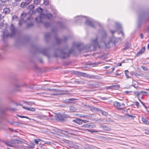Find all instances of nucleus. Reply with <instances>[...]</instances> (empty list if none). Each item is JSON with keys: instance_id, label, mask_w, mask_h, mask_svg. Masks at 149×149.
Instances as JSON below:
<instances>
[{"instance_id": "1", "label": "nucleus", "mask_w": 149, "mask_h": 149, "mask_svg": "<svg viewBox=\"0 0 149 149\" xmlns=\"http://www.w3.org/2000/svg\"><path fill=\"white\" fill-rule=\"evenodd\" d=\"M98 37H96L95 39H92L91 41L92 44L87 45L85 46L83 43H74L73 47H75L79 51H81L86 48L90 50H95L96 47L98 46L99 43L97 42Z\"/></svg>"}, {"instance_id": "2", "label": "nucleus", "mask_w": 149, "mask_h": 149, "mask_svg": "<svg viewBox=\"0 0 149 149\" xmlns=\"http://www.w3.org/2000/svg\"><path fill=\"white\" fill-rule=\"evenodd\" d=\"M74 51V49L73 48L69 49L68 52H66L64 49L58 48L54 50L53 55L54 57H59L62 59H64L69 57L70 54L73 53Z\"/></svg>"}, {"instance_id": "3", "label": "nucleus", "mask_w": 149, "mask_h": 149, "mask_svg": "<svg viewBox=\"0 0 149 149\" xmlns=\"http://www.w3.org/2000/svg\"><path fill=\"white\" fill-rule=\"evenodd\" d=\"M33 48L35 50L36 53H41L43 55L47 56L48 58L49 56L48 54V52L50 51V48L49 47L45 48L42 49L40 47H39L37 45L32 46Z\"/></svg>"}, {"instance_id": "4", "label": "nucleus", "mask_w": 149, "mask_h": 149, "mask_svg": "<svg viewBox=\"0 0 149 149\" xmlns=\"http://www.w3.org/2000/svg\"><path fill=\"white\" fill-rule=\"evenodd\" d=\"M70 116L68 114H66L65 113H59L56 115V119L61 121L64 122L65 120V119L66 118H69Z\"/></svg>"}, {"instance_id": "5", "label": "nucleus", "mask_w": 149, "mask_h": 149, "mask_svg": "<svg viewBox=\"0 0 149 149\" xmlns=\"http://www.w3.org/2000/svg\"><path fill=\"white\" fill-rule=\"evenodd\" d=\"M139 19L137 22V27L139 28L141 25L142 19L146 22H147L149 20V16H146L144 13L142 14L141 15H139Z\"/></svg>"}, {"instance_id": "6", "label": "nucleus", "mask_w": 149, "mask_h": 149, "mask_svg": "<svg viewBox=\"0 0 149 149\" xmlns=\"http://www.w3.org/2000/svg\"><path fill=\"white\" fill-rule=\"evenodd\" d=\"M10 29L11 33L9 34V36L11 37L15 36L16 34L18 32V31L16 29L15 27L12 24L10 25Z\"/></svg>"}, {"instance_id": "7", "label": "nucleus", "mask_w": 149, "mask_h": 149, "mask_svg": "<svg viewBox=\"0 0 149 149\" xmlns=\"http://www.w3.org/2000/svg\"><path fill=\"white\" fill-rule=\"evenodd\" d=\"M32 19L31 17H29L26 19V21L27 23L26 24V26L25 28V29H28L32 27L34 24L33 23L31 22Z\"/></svg>"}, {"instance_id": "8", "label": "nucleus", "mask_w": 149, "mask_h": 149, "mask_svg": "<svg viewBox=\"0 0 149 149\" xmlns=\"http://www.w3.org/2000/svg\"><path fill=\"white\" fill-rule=\"evenodd\" d=\"M57 130V132L61 134L59 135V136H60L66 137L69 134H70V133H69L68 131H67L60 129H58Z\"/></svg>"}, {"instance_id": "9", "label": "nucleus", "mask_w": 149, "mask_h": 149, "mask_svg": "<svg viewBox=\"0 0 149 149\" xmlns=\"http://www.w3.org/2000/svg\"><path fill=\"white\" fill-rule=\"evenodd\" d=\"M102 38L101 42H105V40L107 37V34L106 32L104 30H103L102 32Z\"/></svg>"}, {"instance_id": "10", "label": "nucleus", "mask_w": 149, "mask_h": 149, "mask_svg": "<svg viewBox=\"0 0 149 149\" xmlns=\"http://www.w3.org/2000/svg\"><path fill=\"white\" fill-rule=\"evenodd\" d=\"M146 50L145 47H142L141 49L136 53V55L137 56H140L142 54L145 53Z\"/></svg>"}, {"instance_id": "11", "label": "nucleus", "mask_w": 149, "mask_h": 149, "mask_svg": "<svg viewBox=\"0 0 149 149\" xmlns=\"http://www.w3.org/2000/svg\"><path fill=\"white\" fill-rule=\"evenodd\" d=\"M85 23L86 25L88 26L93 28H95V26L92 22L89 20H86L85 22Z\"/></svg>"}, {"instance_id": "12", "label": "nucleus", "mask_w": 149, "mask_h": 149, "mask_svg": "<svg viewBox=\"0 0 149 149\" xmlns=\"http://www.w3.org/2000/svg\"><path fill=\"white\" fill-rule=\"evenodd\" d=\"M58 35L56 34L54 36V38L55 39V42L57 44H59L62 41V39L59 38H58Z\"/></svg>"}, {"instance_id": "13", "label": "nucleus", "mask_w": 149, "mask_h": 149, "mask_svg": "<svg viewBox=\"0 0 149 149\" xmlns=\"http://www.w3.org/2000/svg\"><path fill=\"white\" fill-rule=\"evenodd\" d=\"M51 36L50 33H45L44 36L45 40L47 42H48L49 40V38Z\"/></svg>"}, {"instance_id": "14", "label": "nucleus", "mask_w": 149, "mask_h": 149, "mask_svg": "<svg viewBox=\"0 0 149 149\" xmlns=\"http://www.w3.org/2000/svg\"><path fill=\"white\" fill-rule=\"evenodd\" d=\"M100 126L104 131H109L111 130V128L110 127H108V126L104 125H100Z\"/></svg>"}, {"instance_id": "15", "label": "nucleus", "mask_w": 149, "mask_h": 149, "mask_svg": "<svg viewBox=\"0 0 149 149\" xmlns=\"http://www.w3.org/2000/svg\"><path fill=\"white\" fill-rule=\"evenodd\" d=\"M81 119L80 118H76L75 119L72 120V121L74 123H76L78 124H82Z\"/></svg>"}, {"instance_id": "16", "label": "nucleus", "mask_w": 149, "mask_h": 149, "mask_svg": "<svg viewBox=\"0 0 149 149\" xmlns=\"http://www.w3.org/2000/svg\"><path fill=\"white\" fill-rule=\"evenodd\" d=\"M97 111L100 112L103 115L105 116H107L108 115V113L103 110H101L97 108Z\"/></svg>"}, {"instance_id": "17", "label": "nucleus", "mask_w": 149, "mask_h": 149, "mask_svg": "<svg viewBox=\"0 0 149 149\" xmlns=\"http://www.w3.org/2000/svg\"><path fill=\"white\" fill-rule=\"evenodd\" d=\"M56 24L58 25L59 27L62 29H64L65 28V26L63 24L62 22H57Z\"/></svg>"}, {"instance_id": "18", "label": "nucleus", "mask_w": 149, "mask_h": 149, "mask_svg": "<svg viewBox=\"0 0 149 149\" xmlns=\"http://www.w3.org/2000/svg\"><path fill=\"white\" fill-rule=\"evenodd\" d=\"M9 36V34L5 35V33L3 32V34L2 35V37L3 40L4 42H5V39H6V38H7Z\"/></svg>"}, {"instance_id": "19", "label": "nucleus", "mask_w": 149, "mask_h": 149, "mask_svg": "<svg viewBox=\"0 0 149 149\" xmlns=\"http://www.w3.org/2000/svg\"><path fill=\"white\" fill-rule=\"evenodd\" d=\"M115 27L117 29L120 30V31L122 30L121 25L119 23H116Z\"/></svg>"}, {"instance_id": "20", "label": "nucleus", "mask_w": 149, "mask_h": 149, "mask_svg": "<svg viewBox=\"0 0 149 149\" xmlns=\"http://www.w3.org/2000/svg\"><path fill=\"white\" fill-rule=\"evenodd\" d=\"M48 90L51 91L52 95H55L57 94L56 92V89H50L49 88Z\"/></svg>"}, {"instance_id": "21", "label": "nucleus", "mask_w": 149, "mask_h": 149, "mask_svg": "<svg viewBox=\"0 0 149 149\" xmlns=\"http://www.w3.org/2000/svg\"><path fill=\"white\" fill-rule=\"evenodd\" d=\"M23 13H22L20 17L21 19L19 21V26H21L22 25L23 22L24 20V17H23Z\"/></svg>"}, {"instance_id": "22", "label": "nucleus", "mask_w": 149, "mask_h": 149, "mask_svg": "<svg viewBox=\"0 0 149 149\" xmlns=\"http://www.w3.org/2000/svg\"><path fill=\"white\" fill-rule=\"evenodd\" d=\"M16 143L17 144H21L23 142L24 140L21 138H18L17 139H16Z\"/></svg>"}, {"instance_id": "23", "label": "nucleus", "mask_w": 149, "mask_h": 149, "mask_svg": "<svg viewBox=\"0 0 149 149\" xmlns=\"http://www.w3.org/2000/svg\"><path fill=\"white\" fill-rule=\"evenodd\" d=\"M142 121L144 123L148 125L149 124V122L144 118V116H142L141 118Z\"/></svg>"}, {"instance_id": "24", "label": "nucleus", "mask_w": 149, "mask_h": 149, "mask_svg": "<svg viewBox=\"0 0 149 149\" xmlns=\"http://www.w3.org/2000/svg\"><path fill=\"white\" fill-rule=\"evenodd\" d=\"M112 87L113 88L112 89L117 90L120 88L119 85H113L112 86Z\"/></svg>"}, {"instance_id": "25", "label": "nucleus", "mask_w": 149, "mask_h": 149, "mask_svg": "<svg viewBox=\"0 0 149 149\" xmlns=\"http://www.w3.org/2000/svg\"><path fill=\"white\" fill-rule=\"evenodd\" d=\"M71 112H75L77 110V109L73 106H70L69 108Z\"/></svg>"}, {"instance_id": "26", "label": "nucleus", "mask_w": 149, "mask_h": 149, "mask_svg": "<svg viewBox=\"0 0 149 149\" xmlns=\"http://www.w3.org/2000/svg\"><path fill=\"white\" fill-rule=\"evenodd\" d=\"M10 11V9L7 8H5L3 10V12L5 14L8 13Z\"/></svg>"}, {"instance_id": "27", "label": "nucleus", "mask_w": 149, "mask_h": 149, "mask_svg": "<svg viewBox=\"0 0 149 149\" xmlns=\"http://www.w3.org/2000/svg\"><path fill=\"white\" fill-rule=\"evenodd\" d=\"M113 104L115 106L118 107H121L122 106L121 104L120 103L118 102L115 101L113 102Z\"/></svg>"}, {"instance_id": "28", "label": "nucleus", "mask_w": 149, "mask_h": 149, "mask_svg": "<svg viewBox=\"0 0 149 149\" xmlns=\"http://www.w3.org/2000/svg\"><path fill=\"white\" fill-rule=\"evenodd\" d=\"M77 100L76 98H69L68 100H65V102H66L67 103H70V101H74L76 100Z\"/></svg>"}, {"instance_id": "29", "label": "nucleus", "mask_w": 149, "mask_h": 149, "mask_svg": "<svg viewBox=\"0 0 149 149\" xmlns=\"http://www.w3.org/2000/svg\"><path fill=\"white\" fill-rule=\"evenodd\" d=\"M46 17L48 19H51L52 18V15L50 13L46 15Z\"/></svg>"}, {"instance_id": "30", "label": "nucleus", "mask_w": 149, "mask_h": 149, "mask_svg": "<svg viewBox=\"0 0 149 149\" xmlns=\"http://www.w3.org/2000/svg\"><path fill=\"white\" fill-rule=\"evenodd\" d=\"M44 25L45 27L47 28L51 26V24L49 22H45L44 23Z\"/></svg>"}, {"instance_id": "31", "label": "nucleus", "mask_w": 149, "mask_h": 149, "mask_svg": "<svg viewBox=\"0 0 149 149\" xmlns=\"http://www.w3.org/2000/svg\"><path fill=\"white\" fill-rule=\"evenodd\" d=\"M86 130L90 132L91 133L100 132L99 130H90L89 129H86Z\"/></svg>"}, {"instance_id": "32", "label": "nucleus", "mask_w": 149, "mask_h": 149, "mask_svg": "<svg viewBox=\"0 0 149 149\" xmlns=\"http://www.w3.org/2000/svg\"><path fill=\"white\" fill-rule=\"evenodd\" d=\"M81 127L83 128H89V127H90V124H86L85 125H82L81 126Z\"/></svg>"}, {"instance_id": "33", "label": "nucleus", "mask_w": 149, "mask_h": 149, "mask_svg": "<svg viewBox=\"0 0 149 149\" xmlns=\"http://www.w3.org/2000/svg\"><path fill=\"white\" fill-rule=\"evenodd\" d=\"M125 115L128 117H131L132 118H134L136 117L135 116L131 115L128 113H126L125 114Z\"/></svg>"}, {"instance_id": "34", "label": "nucleus", "mask_w": 149, "mask_h": 149, "mask_svg": "<svg viewBox=\"0 0 149 149\" xmlns=\"http://www.w3.org/2000/svg\"><path fill=\"white\" fill-rule=\"evenodd\" d=\"M134 95H136L137 97H139L140 95V93L138 91H134Z\"/></svg>"}, {"instance_id": "35", "label": "nucleus", "mask_w": 149, "mask_h": 149, "mask_svg": "<svg viewBox=\"0 0 149 149\" xmlns=\"http://www.w3.org/2000/svg\"><path fill=\"white\" fill-rule=\"evenodd\" d=\"M68 37L64 36H63V38L62 39V41L63 42H65L68 39Z\"/></svg>"}, {"instance_id": "36", "label": "nucleus", "mask_w": 149, "mask_h": 149, "mask_svg": "<svg viewBox=\"0 0 149 149\" xmlns=\"http://www.w3.org/2000/svg\"><path fill=\"white\" fill-rule=\"evenodd\" d=\"M46 17V15L44 13H41L40 15L39 18L41 19L44 18Z\"/></svg>"}, {"instance_id": "37", "label": "nucleus", "mask_w": 149, "mask_h": 149, "mask_svg": "<svg viewBox=\"0 0 149 149\" xmlns=\"http://www.w3.org/2000/svg\"><path fill=\"white\" fill-rule=\"evenodd\" d=\"M35 21L37 23L40 22L41 21V19L39 17H36L35 19Z\"/></svg>"}, {"instance_id": "38", "label": "nucleus", "mask_w": 149, "mask_h": 149, "mask_svg": "<svg viewBox=\"0 0 149 149\" xmlns=\"http://www.w3.org/2000/svg\"><path fill=\"white\" fill-rule=\"evenodd\" d=\"M15 86L16 88H17L22 87L23 86L22 84H16L15 85Z\"/></svg>"}, {"instance_id": "39", "label": "nucleus", "mask_w": 149, "mask_h": 149, "mask_svg": "<svg viewBox=\"0 0 149 149\" xmlns=\"http://www.w3.org/2000/svg\"><path fill=\"white\" fill-rule=\"evenodd\" d=\"M42 8L40 7H38L37 9V11L39 13H41L42 12Z\"/></svg>"}, {"instance_id": "40", "label": "nucleus", "mask_w": 149, "mask_h": 149, "mask_svg": "<svg viewBox=\"0 0 149 149\" xmlns=\"http://www.w3.org/2000/svg\"><path fill=\"white\" fill-rule=\"evenodd\" d=\"M27 5L26 2H22L21 4V6L22 8H24Z\"/></svg>"}, {"instance_id": "41", "label": "nucleus", "mask_w": 149, "mask_h": 149, "mask_svg": "<svg viewBox=\"0 0 149 149\" xmlns=\"http://www.w3.org/2000/svg\"><path fill=\"white\" fill-rule=\"evenodd\" d=\"M30 40V38L29 36H26L24 40L25 42H28Z\"/></svg>"}, {"instance_id": "42", "label": "nucleus", "mask_w": 149, "mask_h": 149, "mask_svg": "<svg viewBox=\"0 0 149 149\" xmlns=\"http://www.w3.org/2000/svg\"><path fill=\"white\" fill-rule=\"evenodd\" d=\"M35 146L34 144L33 143H31V145H29V146L28 147V148H34Z\"/></svg>"}, {"instance_id": "43", "label": "nucleus", "mask_w": 149, "mask_h": 149, "mask_svg": "<svg viewBox=\"0 0 149 149\" xmlns=\"http://www.w3.org/2000/svg\"><path fill=\"white\" fill-rule=\"evenodd\" d=\"M27 109V110H29L32 111H35V109L32 107L28 108Z\"/></svg>"}, {"instance_id": "44", "label": "nucleus", "mask_w": 149, "mask_h": 149, "mask_svg": "<svg viewBox=\"0 0 149 149\" xmlns=\"http://www.w3.org/2000/svg\"><path fill=\"white\" fill-rule=\"evenodd\" d=\"M34 8V6L33 5H30L29 6L28 8L30 10H32Z\"/></svg>"}, {"instance_id": "45", "label": "nucleus", "mask_w": 149, "mask_h": 149, "mask_svg": "<svg viewBox=\"0 0 149 149\" xmlns=\"http://www.w3.org/2000/svg\"><path fill=\"white\" fill-rule=\"evenodd\" d=\"M33 3L34 4L38 5L40 3V2L39 0H34Z\"/></svg>"}, {"instance_id": "46", "label": "nucleus", "mask_w": 149, "mask_h": 149, "mask_svg": "<svg viewBox=\"0 0 149 149\" xmlns=\"http://www.w3.org/2000/svg\"><path fill=\"white\" fill-rule=\"evenodd\" d=\"M35 142L37 144H38V142L41 141V140L40 139H35L34 140Z\"/></svg>"}, {"instance_id": "47", "label": "nucleus", "mask_w": 149, "mask_h": 149, "mask_svg": "<svg viewBox=\"0 0 149 149\" xmlns=\"http://www.w3.org/2000/svg\"><path fill=\"white\" fill-rule=\"evenodd\" d=\"M110 43V42H109L107 43H105V45L106 47L107 48H109V45Z\"/></svg>"}, {"instance_id": "48", "label": "nucleus", "mask_w": 149, "mask_h": 149, "mask_svg": "<svg viewBox=\"0 0 149 149\" xmlns=\"http://www.w3.org/2000/svg\"><path fill=\"white\" fill-rule=\"evenodd\" d=\"M78 72V75H80L82 76H84L86 74H85L84 73H83V72Z\"/></svg>"}, {"instance_id": "49", "label": "nucleus", "mask_w": 149, "mask_h": 149, "mask_svg": "<svg viewBox=\"0 0 149 149\" xmlns=\"http://www.w3.org/2000/svg\"><path fill=\"white\" fill-rule=\"evenodd\" d=\"M139 100L141 103L142 104L143 106L145 107L146 109H147V107L146 106V105L144 104V103L141 101V100L139 98Z\"/></svg>"}, {"instance_id": "50", "label": "nucleus", "mask_w": 149, "mask_h": 149, "mask_svg": "<svg viewBox=\"0 0 149 149\" xmlns=\"http://www.w3.org/2000/svg\"><path fill=\"white\" fill-rule=\"evenodd\" d=\"M49 3V2L47 0H44L43 3L44 4H45V5H47Z\"/></svg>"}, {"instance_id": "51", "label": "nucleus", "mask_w": 149, "mask_h": 149, "mask_svg": "<svg viewBox=\"0 0 149 149\" xmlns=\"http://www.w3.org/2000/svg\"><path fill=\"white\" fill-rule=\"evenodd\" d=\"M90 127L89 128H93L95 127V125H93L92 124H90Z\"/></svg>"}, {"instance_id": "52", "label": "nucleus", "mask_w": 149, "mask_h": 149, "mask_svg": "<svg viewBox=\"0 0 149 149\" xmlns=\"http://www.w3.org/2000/svg\"><path fill=\"white\" fill-rule=\"evenodd\" d=\"M11 143L12 144H17L16 139L12 140L11 141Z\"/></svg>"}, {"instance_id": "53", "label": "nucleus", "mask_w": 149, "mask_h": 149, "mask_svg": "<svg viewBox=\"0 0 149 149\" xmlns=\"http://www.w3.org/2000/svg\"><path fill=\"white\" fill-rule=\"evenodd\" d=\"M141 68L145 71H147L148 69L146 67L144 66H142Z\"/></svg>"}, {"instance_id": "54", "label": "nucleus", "mask_w": 149, "mask_h": 149, "mask_svg": "<svg viewBox=\"0 0 149 149\" xmlns=\"http://www.w3.org/2000/svg\"><path fill=\"white\" fill-rule=\"evenodd\" d=\"M120 33H121L122 34V36L123 37H124L125 36V35L122 31V30H121L118 33V34H120Z\"/></svg>"}, {"instance_id": "55", "label": "nucleus", "mask_w": 149, "mask_h": 149, "mask_svg": "<svg viewBox=\"0 0 149 149\" xmlns=\"http://www.w3.org/2000/svg\"><path fill=\"white\" fill-rule=\"evenodd\" d=\"M31 1V0H26L25 1V2H26L27 5L29 4Z\"/></svg>"}, {"instance_id": "56", "label": "nucleus", "mask_w": 149, "mask_h": 149, "mask_svg": "<svg viewBox=\"0 0 149 149\" xmlns=\"http://www.w3.org/2000/svg\"><path fill=\"white\" fill-rule=\"evenodd\" d=\"M18 116H19V117H20L22 118H26L30 119L28 117H27V116H21L20 115H18Z\"/></svg>"}, {"instance_id": "57", "label": "nucleus", "mask_w": 149, "mask_h": 149, "mask_svg": "<svg viewBox=\"0 0 149 149\" xmlns=\"http://www.w3.org/2000/svg\"><path fill=\"white\" fill-rule=\"evenodd\" d=\"M82 124L83 123H87L89 122V121L86 120H81Z\"/></svg>"}, {"instance_id": "58", "label": "nucleus", "mask_w": 149, "mask_h": 149, "mask_svg": "<svg viewBox=\"0 0 149 149\" xmlns=\"http://www.w3.org/2000/svg\"><path fill=\"white\" fill-rule=\"evenodd\" d=\"M3 25L4 24L3 22H0V29L2 28Z\"/></svg>"}, {"instance_id": "59", "label": "nucleus", "mask_w": 149, "mask_h": 149, "mask_svg": "<svg viewBox=\"0 0 149 149\" xmlns=\"http://www.w3.org/2000/svg\"><path fill=\"white\" fill-rule=\"evenodd\" d=\"M60 93V94H65L67 92L65 91H62Z\"/></svg>"}, {"instance_id": "60", "label": "nucleus", "mask_w": 149, "mask_h": 149, "mask_svg": "<svg viewBox=\"0 0 149 149\" xmlns=\"http://www.w3.org/2000/svg\"><path fill=\"white\" fill-rule=\"evenodd\" d=\"M47 143L44 141H42L40 144L41 145H43L44 144H47Z\"/></svg>"}, {"instance_id": "61", "label": "nucleus", "mask_w": 149, "mask_h": 149, "mask_svg": "<svg viewBox=\"0 0 149 149\" xmlns=\"http://www.w3.org/2000/svg\"><path fill=\"white\" fill-rule=\"evenodd\" d=\"M62 141L66 143H68L69 142V141H68L65 139H64Z\"/></svg>"}, {"instance_id": "62", "label": "nucleus", "mask_w": 149, "mask_h": 149, "mask_svg": "<svg viewBox=\"0 0 149 149\" xmlns=\"http://www.w3.org/2000/svg\"><path fill=\"white\" fill-rule=\"evenodd\" d=\"M129 48V47H128V46L127 45H126V46L125 47L123 48V50H126L128 49Z\"/></svg>"}, {"instance_id": "63", "label": "nucleus", "mask_w": 149, "mask_h": 149, "mask_svg": "<svg viewBox=\"0 0 149 149\" xmlns=\"http://www.w3.org/2000/svg\"><path fill=\"white\" fill-rule=\"evenodd\" d=\"M135 103L136 106L138 108L139 105V103L137 102H136Z\"/></svg>"}, {"instance_id": "64", "label": "nucleus", "mask_w": 149, "mask_h": 149, "mask_svg": "<svg viewBox=\"0 0 149 149\" xmlns=\"http://www.w3.org/2000/svg\"><path fill=\"white\" fill-rule=\"evenodd\" d=\"M17 18L18 17L16 15H14L12 17V19H17Z\"/></svg>"}]
</instances>
